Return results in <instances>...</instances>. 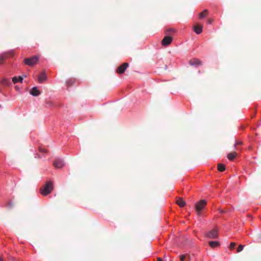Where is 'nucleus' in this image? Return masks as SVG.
Instances as JSON below:
<instances>
[{
  "mask_svg": "<svg viewBox=\"0 0 261 261\" xmlns=\"http://www.w3.org/2000/svg\"><path fill=\"white\" fill-rule=\"evenodd\" d=\"M53 165L55 167L60 168L64 166V162L62 160L57 159L54 161Z\"/></svg>",
  "mask_w": 261,
  "mask_h": 261,
  "instance_id": "7",
  "label": "nucleus"
},
{
  "mask_svg": "<svg viewBox=\"0 0 261 261\" xmlns=\"http://www.w3.org/2000/svg\"><path fill=\"white\" fill-rule=\"evenodd\" d=\"M74 82H75V80H74V79H69L68 81H67L66 83H67V84L68 86H72Z\"/></svg>",
  "mask_w": 261,
  "mask_h": 261,
  "instance_id": "21",
  "label": "nucleus"
},
{
  "mask_svg": "<svg viewBox=\"0 0 261 261\" xmlns=\"http://www.w3.org/2000/svg\"><path fill=\"white\" fill-rule=\"evenodd\" d=\"M53 190V184L51 181H48L40 188V193L43 196H46L50 193Z\"/></svg>",
  "mask_w": 261,
  "mask_h": 261,
  "instance_id": "1",
  "label": "nucleus"
},
{
  "mask_svg": "<svg viewBox=\"0 0 261 261\" xmlns=\"http://www.w3.org/2000/svg\"><path fill=\"white\" fill-rule=\"evenodd\" d=\"M176 203L178 204L180 207H182L185 206L186 205L185 201L183 200L182 198L180 197L177 199Z\"/></svg>",
  "mask_w": 261,
  "mask_h": 261,
  "instance_id": "12",
  "label": "nucleus"
},
{
  "mask_svg": "<svg viewBox=\"0 0 261 261\" xmlns=\"http://www.w3.org/2000/svg\"><path fill=\"white\" fill-rule=\"evenodd\" d=\"M0 261H3V259L2 258H0Z\"/></svg>",
  "mask_w": 261,
  "mask_h": 261,
  "instance_id": "32",
  "label": "nucleus"
},
{
  "mask_svg": "<svg viewBox=\"0 0 261 261\" xmlns=\"http://www.w3.org/2000/svg\"><path fill=\"white\" fill-rule=\"evenodd\" d=\"M10 81L6 79H4L2 81V84L6 86H8L10 84Z\"/></svg>",
  "mask_w": 261,
  "mask_h": 261,
  "instance_id": "20",
  "label": "nucleus"
},
{
  "mask_svg": "<svg viewBox=\"0 0 261 261\" xmlns=\"http://www.w3.org/2000/svg\"><path fill=\"white\" fill-rule=\"evenodd\" d=\"M212 22H213V20L212 19H209L207 20V23H208L211 24V23H212Z\"/></svg>",
  "mask_w": 261,
  "mask_h": 261,
  "instance_id": "29",
  "label": "nucleus"
},
{
  "mask_svg": "<svg viewBox=\"0 0 261 261\" xmlns=\"http://www.w3.org/2000/svg\"><path fill=\"white\" fill-rule=\"evenodd\" d=\"M39 151L41 152H44V153H46L47 152V149H44V148H39Z\"/></svg>",
  "mask_w": 261,
  "mask_h": 261,
  "instance_id": "25",
  "label": "nucleus"
},
{
  "mask_svg": "<svg viewBox=\"0 0 261 261\" xmlns=\"http://www.w3.org/2000/svg\"><path fill=\"white\" fill-rule=\"evenodd\" d=\"M244 246L243 245H240L237 248V252H240L241 251H242L244 248Z\"/></svg>",
  "mask_w": 261,
  "mask_h": 261,
  "instance_id": "22",
  "label": "nucleus"
},
{
  "mask_svg": "<svg viewBox=\"0 0 261 261\" xmlns=\"http://www.w3.org/2000/svg\"><path fill=\"white\" fill-rule=\"evenodd\" d=\"M46 105H48L49 106H50L52 105V102L50 101H47L46 102Z\"/></svg>",
  "mask_w": 261,
  "mask_h": 261,
  "instance_id": "28",
  "label": "nucleus"
},
{
  "mask_svg": "<svg viewBox=\"0 0 261 261\" xmlns=\"http://www.w3.org/2000/svg\"><path fill=\"white\" fill-rule=\"evenodd\" d=\"M128 66V64L127 63H124L117 68L116 70L117 73L118 74H122L124 73Z\"/></svg>",
  "mask_w": 261,
  "mask_h": 261,
  "instance_id": "6",
  "label": "nucleus"
},
{
  "mask_svg": "<svg viewBox=\"0 0 261 261\" xmlns=\"http://www.w3.org/2000/svg\"><path fill=\"white\" fill-rule=\"evenodd\" d=\"M7 205H8V206H9V207H12L13 206V203L12 202V201H10L8 203Z\"/></svg>",
  "mask_w": 261,
  "mask_h": 261,
  "instance_id": "26",
  "label": "nucleus"
},
{
  "mask_svg": "<svg viewBox=\"0 0 261 261\" xmlns=\"http://www.w3.org/2000/svg\"><path fill=\"white\" fill-rule=\"evenodd\" d=\"M23 78L21 76H19L18 77L16 76H14L12 78V82L14 84H16V83L19 82L20 83H22Z\"/></svg>",
  "mask_w": 261,
  "mask_h": 261,
  "instance_id": "15",
  "label": "nucleus"
},
{
  "mask_svg": "<svg viewBox=\"0 0 261 261\" xmlns=\"http://www.w3.org/2000/svg\"><path fill=\"white\" fill-rule=\"evenodd\" d=\"M236 156L237 153L236 152H233L228 153L227 158L230 161H233L236 158Z\"/></svg>",
  "mask_w": 261,
  "mask_h": 261,
  "instance_id": "16",
  "label": "nucleus"
},
{
  "mask_svg": "<svg viewBox=\"0 0 261 261\" xmlns=\"http://www.w3.org/2000/svg\"><path fill=\"white\" fill-rule=\"evenodd\" d=\"M46 74L45 71H43L40 75L38 76V81L39 83H42L43 81L46 80Z\"/></svg>",
  "mask_w": 261,
  "mask_h": 261,
  "instance_id": "9",
  "label": "nucleus"
},
{
  "mask_svg": "<svg viewBox=\"0 0 261 261\" xmlns=\"http://www.w3.org/2000/svg\"><path fill=\"white\" fill-rule=\"evenodd\" d=\"M219 211H220V213H223L224 212V211L222 210H219Z\"/></svg>",
  "mask_w": 261,
  "mask_h": 261,
  "instance_id": "30",
  "label": "nucleus"
},
{
  "mask_svg": "<svg viewBox=\"0 0 261 261\" xmlns=\"http://www.w3.org/2000/svg\"><path fill=\"white\" fill-rule=\"evenodd\" d=\"M208 11L207 9L204 10L203 11H202V12H201L199 14V18H202L206 16L208 14Z\"/></svg>",
  "mask_w": 261,
  "mask_h": 261,
  "instance_id": "19",
  "label": "nucleus"
},
{
  "mask_svg": "<svg viewBox=\"0 0 261 261\" xmlns=\"http://www.w3.org/2000/svg\"><path fill=\"white\" fill-rule=\"evenodd\" d=\"M173 38L170 36H166L162 40L161 44L163 46L169 45L172 42Z\"/></svg>",
  "mask_w": 261,
  "mask_h": 261,
  "instance_id": "5",
  "label": "nucleus"
},
{
  "mask_svg": "<svg viewBox=\"0 0 261 261\" xmlns=\"http://www.w3.org/2000/svg\"><path fill=\"white\" fill-rule=\"evenodd\" d=\"M194 31L197 34H199L202 32V26L196 25L193 27Z\"/></svg>",
  "mask_w": 261,
  "mask_h": 261,
  "instance_id": "11",
  "label": "nucleus"
},
{
  "mask_svg": "<svg viewBox=\"0 0 261 261\" xmlns=\"http://www.w3.org/2000/svg\"><path fill=\"white\" fill-rule=\"evenodd\" d=\"M242 142L241 141H237L235 145H234V147H236V146L238 145H242Z\"/></svg>",
  "mask_w": 261,
  "mask_h": 261,
  "instance_id": "27",
  "label": "nucleus"
},
{
  "mask_svg": "<svg viewBox=\"0 0 261 261\" xmlns=\"http://www.w3.org/2000/svg\"><path fill=\"white\" fill-rule=\"evenodd\" d=\"M189 64L192 66L201 65V62L198 59L194 58L190 60Z\"/></svg>",
  "mask_w": 261,
  "mask_h": 261,
  "instance_id": "8",
  "label": "nucleus"
},
{
  "mask_svg": "<svg viewBox=\"0 0 261 261\" xmlns=\"http://www.w3.org/2000/svg\"><path fill=\"white\" fill-rule=\"evenodd\" d=\"M175 32V30L173 28L167 29L165 31V33L169 36L171 35Z\"/></svg>",
  "mask_w": 261,
  "mask_h": 261,
  "instance_id": "18",
  "label": "nucleus"
},
{
  "mask_svg": "<svg viewBox=\"0 0 261 261\" xmlns=\"http://www.w3.org/2000/svg\"><path fill=\"white\" fill-rule=\"evenodd\" d=\"M204 236L205 237L209 239H216L218 237V233L217 229H211V230L206 232L204 234Z\"/></svg>",
  "mask_w": 261,
  "mask_h": 261,
  "instance_id": "4",
  "label": "nucleus"
},
{
  "mask_svg": "<svg viewBox=\"0 0 261 261\" xmlns=\"http://www.w3.org/2000/svg\"><path fill=\"white\" fill-rule=\"evenodd\" d=\"M207 201L205 200H201L195 204V207L198 215H200L201 211L206 205Z\"/></svg>",
  "mask_w": 261,
  "mask_h": 261,
  "instance_id": "2",
  "label": "nucleus"
},
{
  "mask_svg": "<svg viewBox=\"0 0 261 261\" xmlns=\"http://www.w3.org/2000/svg\"><path fill=\"white\" fill-rule=\"evenodd\" d=\"M8 56V53H4L0 55V64H3L4 61Z\"/></svg>",
  "mask_w": 261,
  "mask_h": 261,
  "instance_id": "14",
  "label": "nucleus"
},
{
  "mask_svg": "<svg viewBox=\"0 0 261 261\" xmlns=\"http://www.w3.org/2000/svg\"><path fill=\"white\" fill-rule=\"evenodd\" d=\"M187 255L182 254L179 256L180 261H184L186 258Z\"/></svg>",
  "mask_w": 261,
  "mask_h": 261,
  "instance_id": "23",
  "label": "nucleus"
},
{
  "mask_svg": "<svg viewBox=\"0 0 261 261\" xmlns=\"http://www.w3.org/2000/svg\"><path fill=\"white\" fill-rule=\"evenodd\" d=\"M30 93L34 96H37L40 94V92L37 89L36 87H34L31 90Z\"/></svg>",
  "mask_w": 261,
  "mask_h": 261,
  "instance_id": "10",
  "label": "nucleus"
},
{
  "mask_svg": "<svg viewBox=\"0 0 261 261\" xmlns=\"http://www.w3.org/2000/svg\"><path fill=\"white\" fill-rule=\"evenodd\" d=\"M38 57L36 56H34L31 58L24 59L23 62L28 66H32L35 65L38 62Z\"/></svg>",
  "mask_w": 261,
  "mask_h": 261,
  "instance_id": "3",
  "label": "nucleus"
},
{
  "mask_svg": "<svg viewBox=\"0 0 261 261\" xmlns=\"http://www.w3.org/2000/svg\"><path fill=\"white\" fill-rule=\"evenodd\" d=\"M208 244L213 248H216L220 245V242L218 241H210Z\"/></svg>",
  "mask_w": 261,
  "mask_h": 261,
  "instance_id": "13",
  "label": "nucleus"
},
{
  "mask_svg": "<svg viewBox=\"0 0 261 261\" xmlns=\"http://www.w3.org/2000/svg\"><path fill=\"white\" fill-rule=\"evenodd\" d=\"M236 243H234V242H232V243H230V246H229L230 248L231 249H234V247H235V246H236Z\"/></svg>",
  "mask_w": 261,
  "mask_h": 261,
  "instance_id": "24",
  "label": "nucleus"
},
{
  "mask_svg": "<svg viewBox=\"0 0 261 261\" xmlns=\"http://www.w3.org/2000/svg\"><path fill=\"white\" fill-rule=\"evenodd\" d=\"M217 168L219 171L223 172L225 170V166L223 164L219 163L217 165Z\"/></svg>",
  "mask_w": 261,
  "mask_h": 261,
  "instance_id": "17",
  "label": "nucleus"
},
{
  "mask_svg": "<svg viewBox=\"0 0 261 261\" xmlns=\"http://www.w3.org/2000/svg\"><path fill=\"white\" fill-rule=\"evenodd\" d=\"M158 261H162L161 258H158Z\"/></svg>",
  "mask_w": 261,
  "mask_h": 261,
  "instance_id": "31",
  "label": "nucleus"
}]
</instances>
